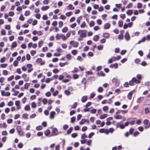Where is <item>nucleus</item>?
Masks as SVG:
<instances>
[{"label":"nucleus","mask_w":150,"mask_h":150,"mask_svg":"<svg viewBox=\"0 0 150 150\" xmlns=\"http://www.w3.org/2000/svg\"><path fill=\"white\" fill-rule=\"evenodd\" d=\"M22 77L23 78L24 81H28L29 80V78L27 76V75L25 74H24L22 76Z\"/></svg>","instance_id":"1a4fd4ad"},{"label":"nucleus","mask_w":150,"mask_h":150,"mask_svg":"<svg viewBox=\"0 0 150 150\" xmlns=\"http://www.w3.org/2000/svg\"><path fill=\"white\" fill-rule=\"evenodd\" d=\"M67 64L68 63L67 62H66L65 63H62L61 62L59 63V65L61 67H63Z\"/></svg>","instance_id":"cd10ccee"},{"label":"nucleus","mask_w":150,"mask_h":150,"mask_svg":"<svg viewBox=\"0 0 150 150\" xmlns=\"http://www.w3.org/2000/svg\"><path fill=\"white\" fill-rule=\"evenodd\" d=\"M134 81L132 79V80L129 81V84L130 86H133L134 85Z\"/></svg>","instance_id":"c03bdc74"},{"label":"nucleus","mask_w":150,"mask_h":150,"mask_svg":"<svg viewBox=\"0 0 150 150\" xmlns=\"http://www.w3.org/2000/svg\"><path fill=\"white\" fill-rule=\"evenodd\" d=\"M18 134L21 136H23V132L21 127L20 126H18L16 127Z\"/></svg>","instance_id":"7ed1b4c3"},{"label":"nucleus","mask_w":150,"mask_h":150,"mask_svg":"<svg viewBox=\"0 0 150 150\" xmlns=\"http://www.w3.org/2000/svg\"><path fill=\"white\" fill-rule=\"evenodd\" d=\"M7 126L5 122H4L3 124L1 123L0 124V128L2 127L6 128V127Z\"/></svg>","instance_id":"412c9836"},{"label":"nucleus","mask_w":150,"mask_h":150,"mask_svg":"<svg viewBox=\"0 0 150 150\" xmlns=\"http://www.w3.org/2000/svg\"><path fill=\"white\" fill-rule=\"evenodd\" d=\"M66 58L68 59V60H70L71 58V56L70 54H68L66 55Z\"/></svg>","instance_id":"79ce46f5"},{"label":"nucleus","mask_w":150,"mask_h":150,"mask_svg":"<svg viewBox=\"0 0 150 150\" xmlns=\"http://www.w3.org/2000/svg\"><path fill=\"white\" fill-rule=\"evenodd\" d=\"M95 25V22L93 21H91L90 22L89 24L90 26L91 27H93Z\"/></svg>","instance_id":"a19ab883"},{"label":"nucleus","mask_w":150,"mask_h":150,"mask_svg":"<svg viewBox=\"0 0 150 150\" xmlns=\"http://www.w3.org/2000/svg\"><path fill=\"white\" fill-rule=\"evenodd\" d=\"M56 39L58 40L62 38L63 40H65L67 39L65 36L63 34L60 35L59 34H57L56 36Z\"/></svg>","instance_id":"f03ea898"},{"label":"nucleus","mask_w":150,"mask_h":150,"mask_svg":"<svg viewBox=\"0 0 150 150\" xmlns=\"http://www.w3.org/2000/svg\"><path fill=\"white\" fill-rule=\"evenodd\" d=\"M103 48V46L101 45H99L98 46L97 49L99 50H101Z\"/></svg>","instance_id":"f704fd0d"},{"label":"nucleus","mask_w":150,"mask_h":150,"mask_svg":"<svg viewBox=\"0 0 150 150\" xmlns=\"http://www.w3.org/2000/svg\"><path fill=\"white\" fill-rule=\"evenodd\" d=\"M50 133V131L49 129H47L45 132V135L46 136H47L49 135Z\"/></svg>","instance_id":"7c9ffc66"},{"label":"nucleus","mask_w":150,"mask_h":150,"mask_svg":"<svg viewBox=\"0 0 150 150\" xmlns=\"http://www.w3.org/2000/svg\"><path fill=\"white\" fill-rule=\"evenodd\" d=\"M43 43V42L42 40H41L40 41H39L38 42V46L39 47H41Z\"/></svg>","instance_id":"338daca9"},{"label":"nucleus","mask_w":150,"mask_h":150,"mask_svg":"<svg viewBox=\"0 0 150 150\" xmlns=\"http://www.w3.org/2000/svg\"><path fill=\"white\" fill-rule=\"evenodd\" d=\"M86 76H87V75H92V74L93 72H92V71H86Z\"/></svg>","instance_id":"bf43d9fd"},{"label":"nucleus","mask_w":150,"mask_h":150,"mask_svg":"<svg viewBox=\"0 0 150 150\" xmlns=\"http://www.w3.org/2000/svg\"><path fill=\"white\" fill-rule=\"evenodd\" d=\"M42 127L41 125L38 126H37L36 129L37 130H41L42 129Z\"/></svg>","instance_id":"8fccbe9b"},{"label":"nucleus","mask_w":150,"mask_h":150,"mask_svg":"<svg viewBox=\"0 0 150 150\" xmlns=\"http://www.w3.org/2000/svg\"><path fill=\"white\" fill-rule=\"evenodd\" d=\"M142 6V4L140 3H139L137 4V7L138 8H141Z\"/></svg>","instance_id":"3c124183"},{"label":"nucleus","mask_w":150,"mask_h":150,"mask_svg":"<svg viewBox=\"0 0 150 150\" xmlns=\"http://www.w3.org/2000/svg\"><path fill=\"white\" fill-rule=\"evenodd\" d=\"M18 62L16 60H15L13 62V65L15 67H16L18 66Z\"/></svg>","instance_id":"e2e57ef3"},{"label":"nucleus","mask_w":150,"mask_h":150,"mask_svg":"<svg viewBox=\"0 0 150 150\" xmlns=\"http://www.w3.org/2000/svg\"><path fill=\"white\" fill-rule=\"evenodd\" d=\"M30 85V83H26L24 85V88L27 89L28 88L29 86Z\"/></svg>","instance_id":"4c0bfd02"},{"label":"nucleus","mask_w":150,"mask_h":150,"mask_svg":"<svg viewBox=\"0 0 150 150\" xmlns=\"http://www.w3.org/2000/svg\"><path fill=\"white\" fill-rule=\"evenodd\" d=\"M68 30V28L67 27H66L63 28L62 31L63 33H66L67 32Z\"/></svg>","instance_id":"2f4dec72"},{"label":"nucleus","mask_w":150,"mask_h":150,"mask_svg":"<svg viewBox=\"0 0 150 150\" xmlns=\"http://www.w3.org/2000/svg\"><path fill=\"white\" fill-rule=\"evenodd\" d=\"M98 92L99 93H101L103 92V89L102 87H99L98 89Z\"/></svg>","instance_id":"864d4df0"},{"label":"nucleus","mask_w":150,"mask_h":150,"mask_svg":"<svg viewBox=\"0 0 150 150\" xmlns=\"http://www.w3.org/2000/svg\"><path fill=\"white\" fill-rule=\"evenodd\" d=\"M63 74L65 76L67 77V78H69V79H71V76L69 75L68 74L66 73V72H64V73H63Z\"/></svg>","instance_id":"393cba45"},{"label":"nucleus","mask_w":150,"mask_h":150,"mask_svg":"<svg viewBox=\"0 0 150 150\" xmlns=\"http://www.w3.org/2000/svg\"><path fill=\"white\" fill-rule=\"evenodd\" d=\"M127 111L126 110H118L117 112H116V114H120L121 112H122L123 114H125L127 113Z\"/></svg>","instance_id":"9d476101"},{"label":"nucleus","mask_w":150,"mask_h":150,"mask_svg":"<svg viewBox=\"0 0 150 150\" xmlns=\"http://www.w3.org/2000/svg\"><path fill=\"white\" fill-rule=\"evenodd\" d=\"M112 82L114 83H117V84H116V85H118L119 84L118 82H117V80L115 78L113 79L112 80Z\"/></svg>","instance_id":"a18cd8bd"},{"label":"nucleus","mask_w":150,"mask_h":150,"mask_svg":"<svg viewBox=\"0 0 150 150\" xmlns=\"http://www.w3.org/2000/svg\"><path fill=\"white\" fill-rule=\"evenodd\" d=\"M135 92V90H133L130 92L127 96V98L129 100H131L132 98V95Z\"/></svg>","instance_id":"39448f33"},{"label":"nucleus","mask_w":150,"mask_h":150,"mask_svg":"<svg viewBox=\"0 0 150 150\" xmlns=\"http://www.w3.org/2000/svg\"><path fill=\"white\" fill-rule=\"evenodd\" d=\"M124 37L126 40L127 41H129L130 40V37L128 31H127L125 33Z\"/></svg>","instance_id":"423d86ee"},{"label":"nucleus","mask_w":150,"mask_h":150,"mask_svg":"<svg viewBox=\"0 0 150 150\" xmlns=\"http://www.w3.org/2000/svg\"><path fill=\"white\" fill-rule=\"evenodd\" d=\"M14 77V76L13 75H12L9 77L7 79L8 81H11L12 80H13Z\"/></svg>","instance_id":"603ef678"},{"label":"nucleus","mask_w":150,"mask_h":150,"mask_svg":"<svg viewBox=\"0 0 150 150\" xmlns=\"http://www.w3.org/2000/svg\"><path fill=\"white\" fill-rule=\"evenodd\" d=\"M132 3H129L126 6V8H131L132 6Z\"/></svg>","instance_id":"49530a36"},{"label":"nucleus","mask_w":150,"mask_h":150,"mask_svg":"<svg viewBox=\"0 0 150 150\" xmlns=\"http://www.w3.org/2000/svg\"><path fill=\"white\" fill-rule=\"evenodd\" d=\"M17 46V43L16 42H14L12 43V46L13 48Z\"/></svg>","instance_id":"6e6d98bb"},{"label":"nucleus","mask_w":150,"mask_h":150,"mask_svg":"<svg viewBox=\"0 0 150 150\" xmlns=\"http://www.w3.org/2000/svg\"><path fill=\"white\" fill-rule=\"evenodd\" d=\"M71 53L74 55H75L77 53V51L76 50H74L72 51Z\"/></svg>","instance_id":"680f3d73"},{"label":"nucleus","mask_w":150,"mask_h":150,"mask_svg":"<svg viewBox=\"0 0 150 150\" xmlns=\"http://www.w3.org/2000/svg\"><path fill=\"white\" fill-rule=\"evenodd\" d=\"M2 74L4 75H6L8 74V71L6 70H4L3 71Z\"/></svg>","instance_id":"09e8293b"},{"label":"nucleus","mask_w":150,"mask_h":150,"mask_svg":"<svg viewBox=\"0 0 150 150\" xmlns=\"http://www.w3.org/2000/svg\"><path fill=\"white\" fill-rule=\"evenodd\" d=\"M86 24L85 21H83L81 25V28H83L86 27Z\"/></svg>","instance_id":"72a5a7b5"},{"label":"nucleus","mask_w":150,"mask_h":150,"mask_svg":"<svg viewBox=\"0 0 150 150\" xmlns=\"http://www.w3.org/2000/svg\"><path fill=\"white\" fill-rule=\"evenodd\" d=\"M58 132V130L56 128H54L52 131V133L53 134L51 136H54L57 135L58 133L57 132Z\"/></svg>","instance_id":"0eeeda50"},{"label":"nucleus","mask_w":150,"mask_h":150,"mask_svg":"<svg viewBox=\"0 0 150 150\" xmlns=\"http://www.w3.org/2000/svg\"><path fill=\"white\" fill-rule=\"evenodd\" d=\"M49 8L50 6H43L41 8V9L43 11H45L48 9Z\"/></svg>","instance_id":"a211bd4d"},{"label":"nucleus","mask_w":150,"mask_h":150,"mask_svg":"<svg viewBox=\"0 0 150 150\" xmlns=\"http://www.w3.org/2000/svg\"><path fill=\"white\" fill-rule=\"evenodd\" d=\"M114 117L116 119H121L122 118V116L118 114H116V112L114 116Z\"/></svg>","instance_id":"9b49d317"},{"label":"nucleus","mask_w":150,"mask_h":150,"mask_svg":"<svg viewBox=\"0 0 150 150\" xmlns=\"http://www.w3.org/2000/svg\"><path fill=\"white\" fill-rule=\"evenodd\" d=\"M87 99V96H84L82 98L81 100L83 103H84L86 101Z\"/></svg>","instance_id":"dca6fc26"},{"label":"nucleus","mask_w":150,"mask_h":150,"mask_svg":"<svg viewBox=\"0 0 150 150\" xmlns=\"http://www.w3.org/2000/svg\"><path fill=\"white\" fill-rule=\"evenodd\" d=\"M79 70L76 67H75L74 68V70L71 71V72L72 73H74L75 72H77L79 71Z\"/></svg>","instance_id":"de8ad7c7"},{"label":"nucleus","mask_w":150,"mask_h":150,"mask_svg":"<svg viewBox=\"0 0 150 150\" xmlns=\"http://www.w3.org/2000/svg\"><path fill=\"white\" fill-rule=\"evenodd\" d=\"M118 38L120 40H122L123 38V34L119 35L118 36Z\"/></svg>","instance_id":"0e129e2a"},{"label":"nucleus","mask_w":150,"mask_h":150,"mask_svg":"<svg viewBox=\"0 0 150 150\" xmlns=\"http://www.w3.org/2000/svg\"><path fill=\"white\" fill-rule=\"evenodd\" d=\"M87 30H79L78 32V34L80 35V37L85 38L86 37Z\"/></svg>","instance_id":"f257e3e1"},{"label":"nucleus","mask_w":150,"mask_h":150,"mask_svg":"<svg viewBox=\"0 0 150 150\" xmlns=\"http://www.w3.org/2000/svg\"><path fill=\"white\" fill-rule=\"evenodd\" d=\"M108 106H105L103 108V110L104 111H107L108 110Z\"/></svg>","instance_id":"69168bd1"},{"label":"nucleus","mask_w":150,"mask_h":150,"mask_svg":"<svg viewBox=\"0 0 150 150\" xmlns=\"http://www.w3.org/2000/svg\"><path fill=\"white\" fill-rule=\"evenodd\" d=\"M1 95L2 96H9L10 95V93L9 92H6L4 91H1Z\"/></svg>","instance_id":"6e6552de"},{"label":"nucleus","mask_w":150,"mask_h":150,"mask_svg":"<svg viewBox=\"0 0 150 150\" xmlns=\"http://www.w3.org/2000/svg\"><path fill=\"white\" fill-rule=\"evenodd\" d=\"M55 112L54 111H52L50 113V118L51 119H53L54 117Z\"/></svg>","instance_id":"f8f14e48"},{"label":"nucleus","mask_w":150,"mask_h":150,"mask_svg":"<svg viewBox=\"0 0 150 150\" xmlns=\"http://www.w3.org/2000/svg\"><path fill=\"white\" fill-rule=\"evenodd\" d=\"M132 79L134 81V83H135L137 84H138L140 83V81H139V80L137 79L135 77H134Z\"/></svg>","instance_id":"6ab92c4d"},{"label":"nucleus","mask_w":150,"mask_h":150,"mask_svg":"<svg viewBox=\"0 0 150 150\" xmlns=\"http://www.w3.org/2000/svg\"><path fill=\"white\" fill-rule=\"evenodd\" d=\"M110 67L111 68L115 67V69H117L118 67V65L117 63H115V64H111L110 65Z\"/></svg>","instance_id":"ddd939ff"},{"label":"nucleus","mask_w":150,"mask_h":150,"mask_svg":"<svg viewBox=\"0 0 150 150\" xmlns=\"http://www.w3.org/2000/svg\"><path fill=\"white\" fill-rule=\"evenodd\" d=\"M66 17L65 16H64L63 15H62L60 16V17L59 18H60L61 19H62L63 20H65L66 19Z\"/></svg>","instance_id":"4d7b16f0"},{"label":"nucleus","mask_w":150,"mask_h":150,"mask_svg":"<svg viewBox=\"0 0 150 150\" xmlns=\"http://www.w3.org/2000/svg\"><path fill=\"white\" fill-rule=\"evenodd\" d=\"M103 36L105 38H108L110 37V35L108 33H105L103 34Z\"/></svg>","instance_id":"5701e85b"},{"label":"nucleus","mask_w":150,"mask_h":150,"mask_svg":"<svg viewBox=\"0 0 150 150\" xmlns=\"http://www.w3.org/2000/svg\"><path fill=\"white\" fill-rule=\"evenodd\" d=\"M118 26L121 27L123 26V21L122 20H120L118 22Z\"/></svg>","instance_id":"aec40b11"},{"label":"nucleus","mask_w":150,"mask_h":150,"mask_svg":"<svg viewBox=\"0 0 150 150\" xmlns=\"http://www.w3.org/2000/svg\"><path fill=\"white\" fill-rule=\"evenodd\" d=\"M137 77L138 79V80H139V81H140L142 79V75L140 74H138L137 75Z\"/></svg>","instance_id":"ea45409f"},{"label":"nucleus","mask_w":150,"mask_h":150,"mask_svg":"<svg viewBox=\"0 0 150 150\" xmlns=\"http://www.w3.org/2000/svg\"><path fill=\"white\" fill-rule=\"evenodd\" d=\"M42 102L44 104H46L47 102V99L46 98H44V99H43L42 100Z\"/></svg>","instance_id":"774afa93"},{"label":"nucleus","mask_w":150,"mask_h":150,"mask_svg":"<svg viewBox=\"0 0 150 150\" xmlns=\"http://www.w3.org/2000/svg\"><path fill=\"white\" fill-rule=\"evenodd\" d=\"M73 129L72 127H71L69 129L67 130V133L68 134H69L71 132Z\"/></svg>","instance_id":"c756f323"},{"label":"nucleus","mask_w":150,"mask_h":150,"mask_svg":"<svg viewBox=\"0 0 150 150\" xmlns=\"http://www.w3.org/2000/svg\"><path fill=\"white\" fill-rule=\"evenodd\" d=\"M98 74L101 76H105V74L104 73L103 71H101L99 73H98Z\"/></svg>","instance_id":"e433bc0d"},{"label":"nucleus","mask_w":150,"mask_h":150,"mask_svg":"<svg viewBox=\"0 0 150 150\" xmlns=\"http://www.w3.org/2000/svg\"><path fill=\"white\" fill-rule=\"evenodd\" d=\"M70 44L72 45L74 47H77L79 44V42H75L74 40L71 41L70 42Z\"/></svg>","instance_id":"20e7f679"},{"label":"nucleus","mask_w":150,"mask_h":150,"mask_svg":"<svg viewBox=\"0 0 150 150\" xmlns=\"http://www.w3.org/2000/svg\"><path fill=\"white\" fill-rule=\"evenodd\" d=\"M133 13L132 10H128L127 12L126 13L128 15H131Z\"/></svg>","instance_id":"b1692460"},{"label":"nucleus","mask_w":150,"mask_h":150,"mask_svg":"<svg viewBox=\"0 0 150 150\" xmlns=\"http://www.w3.org/2000/svg\"><path fill=\"white\" fill-rule=\"evenodd\" d=\"M107 116V115L106 114H103L101 115L100 117V118L101 119H103L106 118Z\"/></svg>","instance_id":"a878e982"},{"label":"nucleus","mask_w":150,"mask_h":150,"mask_svg":"<svg viewBox=\"0 0 150 150\" xmlns=\"http://www.w3.org/2000/svg\"><path fill=\"white\" fill-rule=\"evenodd\" d=\"M28 115L26 113H24L23 114L22 117H23L25 119H27L28 118Z\"/></svg>","instance_id":"c9c22d12"},{"label":"nucleus","mask_w":150,"mask_h":150,"mask_svg":"<svg viewBox=\"0 0 150 150\" xmlns=\"http://www.w3.org/2000/svg\"><path fill=\"white\" fill-rule=\"evenodd\" d=\"M64 92L65 94L67 96L70 95L71 94L70 92L67 90H65Z\"/></svg>","instance_id":"473e14b6"},{"label":"nucleus","mask_w":150,"mask_h":150,"mask_svg":"<svg viewBox=\"0 0 150 150\" xmlns=\"http://www.w3.org/2000/svg\"><path fill=\"white\" fill-rule=\"evenodd\" d=\"M24 109L25 111H29L30 109V107L29 105H26L25 108Z\"/></svg>","instance_id":"c85d7f7f"},{"label":"nucleus","mask_w":150,"mask_h":150,"mask_svg":"<svg viewBox=\"0 0 150 150\" xmlns=\"http://www.w3.org/2000/svg\"><path fill=\"white\" fill-rule=\"evenodd\" d=\"M86 121V120L85 119H82L81 121L79 122V124L80 125H82L84 124Z\"/></svg>","instance_id":"4be33fe9"},{"label":"nucleus","mask_w":150,"mask_h":150,"mask_svg":"<svg viewBox=\"0 0 150 150\" xmlns=\"http://www.w3.org/2000/svg\"><path fill=\"white\" fill-rule=\"evenodd\" d=\"M99 39V36L98 35H95L94 37L93 38V40L95 41H97Z\"/></svg>","instance_id":"bb28decb"},{"label":"nucleus","mask_w":150,"mask_h":150,"mask_svg":"<svg viewBox=\"0 0 150 150\" xmlns=\"http://www.w3.org/2000/svg\"><path fill=\"white\" fill-rule=\"evenodd\" d=\"M77 105V103L76 102L74 103L73 105L71 106V108L74 109L76 108V107Z\"/></svg>","instance_id":"5fc2aeb1"},{"label":"nucleus","mask_w":150,"mask_h":150,"mask_svg":"<svg viewBox=\"0 0 150 150\" xmlns=\"http://www.w3.org/2000/svg\"><path fill=\"white\" fill-rule=\"evenodd\" d=\"M95 96V94L92 93L91 94L90 97L89 98V99H91L93 98Z\"/></svg>","instance_id":"58836bf2"},{"label":"nucleus","mask_w":150,"mask_h":150,"mask_svg":"<svg viewBox=\"0 0 150 150\" xmlns=\"http://www.w3.org/2000/svg\"><path fill=\"white\" fill-rule=\"evenodd\" d=\"M67 8L68 9L70 10H73L74 9V7L73 5L71 4H69L67 6Z\"/></svg>","instance_id":"f3484780"},{"label":"nucleus","mask_w":150,"mask_h":150,"mask_svg":"<svg viewBox=\"0 0 150 150\" xmlns=\"http://www.w3.org/2000/svg\"><path fill=\"white\" fill-rule=\"evenodd\" d=\"M31 106L33 108H35L36 107V104L35 102H33L31 103Z\"/></svg>","instance_id":"052dcab7"},{"label":"nucleus","mask_w":150,"mask_h":150,"mask_svg":"<svg viewBox=\"0 0 150 150\" xmlns=\"http://www.w3.org/2000/svg\"><path fill=\"white\" fill-rule=\"evenodd\" d=\"M30 12L29 11H25L24 15L25 16H28L30 15Z\"/></svg>","instance_id":"37998d69"},{"label":"nucleus","mask_w":150,"mask_h":150,"mask_svg":"<svg viewBox=\"0 0 150 150\" xmlns=\"http://www.w3.org/2000/svg\"><path fill=\"white\" fill-rule=\"evenodd\" d=\"M110 25L109 23H107L105 24L104 26V28L105 29H108L110 27Z\"/></svg>","instance_id":"2eb2a0df"},{"label":"nucleus","mask_w":150,"mask_h":150,"mask_svg":"<svg viewBox=\"0 0 150 150\" xmlns=\"http://www.w3.org/2000/svg\"><path fill=\"white\" fill-rule=\"evenodd\" d=\"M144 99V98L143 97H139L137 98V102L138 103H140Z\"/></svg>","instance_id":"4468645a"},{"label":"nucleus","mask_w":150,"mask_h":150,"mask_svg":"<svg viewBox=\"0 0 150 150\" xmlns=\"http://www.w3.org/2000/svg\"><path fill=\"white\" fill-rule=\"evenodd\" d=\"M72 14V12H69L66 13V15L67 17H69L71 16Z\"/></svg>","instance_id":"13d9d810"}]
</instances>
